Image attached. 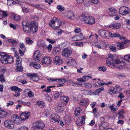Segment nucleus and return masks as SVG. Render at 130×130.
I'll use <instances>...</instances> for the list:
<instances>
[{
    "instance_id": "obj_50",
    "label": "nucleus",
    "mask_w": 130,
    "mask_h": 130,
    "mask_svg": "<svg viewBox=\"0 0 130 130\" xmlns=\"http://www.w3.org/2000/svg\"><path fill=\"white\" fill-rule=\"evenodd\" d=\"M26 42L28 44H31L32 42V41L31 40L29 37H27L25 39Z\"/></svg>"
},
{
    "instance_id": "obj_19",
    "label": "nucleus",
    "mask_w": 130,
    "mask_h": 130,
    "mask_svg": "<svg viewBox=\"0 0 130 130\" xmlns=\"http://www.w3.org/2000/svg\"><path fill=\"white\" fill-rule=\"evenodd\" d=\"M40 53L39 50L36 51L34 53L33 56V58L35 61L38 62L39 61V56Z\"/></svg>"
},
{
    "instance_id": "obj_11",
    "label": "nucleus",
    "mask_w": 130,
    "mask_h": 130,
    "mask_svg": "<svg viewBox=\"0 0 130 130\" xmlns=\"http://www.w3.org/2000/svg\"><path fill=\"white\" fill-rule=\"evenodd\" d=\"M60 120V117L57 115L53 114L50 117V121L53 123H58Z\"/></svg>"
},
{
    "instance_id": "obj_49",
    "label": "nucleus",
    "mask_w": 130,
    "mask_h": 130,
    "mask_svg": "<svg viewBox=\"0 0 130 130\" xmlns=\"http://www.w3.org/2000/svg\"><path fill=\"white\" fill-rule=\"evenodd\" d=\"M115 105L114 104H112L110 105L109 107V108L111 109V110L113 111H116L118 109V108H116L113 107Z\"/></svg>"
},
{
    "instance_id": "obj_3",
    "label": "nucleus",
    "mask_w": 130,
    "mask_h": 130,
    "mask_svg": "<svg viewBox=\"0 0 130 130\" xmlns=\"http://www.w3.org/2000/svg\"><path fill=\"white\" fill-rule=\"evenodd\" d=\"M80 19L89 24H92L95 23V19L91 17L87 16L85 14H82L80 17Z\"/></svg>"
},
{
    "instance_id": "obj_25",
    "label": "nucleus",
    "mask_w": 130,
    "mask_h": 130,
    "mask_svg": "<svg viewBox=\"0 0 130 130\" xmlns=\"http://www.w3.org/2000/svg\"><path fill=\"white\" fill-rule=\"evenodd\" d=\"M67 16L70 20H73L75 17L74 13L71 11L68 12Z\"/></svg>"
},
{
    "instance_id": "obj_27",
    "label": "nucleus",
    "mask_w": 130,
    "mask_h": 130,
    "mask_svg": "<svg viewBox=\"0 0 130 130\" xmlns=\"http://www.w3.org/2000/svg\"><path fill=\"white\" fill-rule=\"evenodd\" d=\"M8 41L10 43H11L13 46L14 47L16 46L18 44V42L17 41L12 39H8Z\"/></svg>"
},
{
    "instance_id": "obj_5",
    "label": "nucleus",
    "mask_w": 130,
    "mask_h": 130,
    "mask_svg": "<svg viewBox=\"0 0 130 130\" xmlns=\"http://www.w3.org/2000/svg\"><path fill=\"white\" fill-rule=\"evenodd\" d=\"M44 127V124L42 122L37 121L34 123L33 127L31 128V130H40L43 128Z\"/></svg>"
},
{
    "instance_id": "obj_29",
    "label": "nucleus",
    "mask_w": 130,
    "mask_h": 130,
    "mask_svg": "<svg viewBox=\"0 0 130 130\" xmlns=\"http://www.w3.org/2000/svg\"><path fill=\"white\" fill-rule=\"evenodd\" d=\"M104 88L103 87H101V88H99L96 89L95 91H94L92 93L93 94L98 95V94L101 91L103 90Z\"/></svg>"
},
{
    "instance_id": "obj_62",
    "label": "nucleus",
    "mask_w": 130,
    "mask_h": 130,
    "mask_svg": "<svg viewBox=\"0 0 130 130\" xmlns=\"http://www.w3.org/2000/svg\"><path fill=\"white\" fill-rule=\"evenodd\" d=\"M46 40L47 41H48L49 43H51L52 44H54V43L55 42V41L53 40L52 39H50L49 38H47L46 39Z\"/></svg>"
},
{
    "instance_id": "obj_47",
    "label": "nucleus",
    "mask_w": 130,
    "mask_h": 130,
    "mask_svg": "<svg viewBox=\"0 0 130 130\" xmlns=\"http://www.w3.org/2000/svg\"><path fill=\"white\" fill-rule=\"evenodd\" d=\"M98 69L99 71H101L104 72L107 69L105 67L103 66H101L99 67L98 68Z\"/></svg>"
},
{
    "instance_id": "obj_13",
    "label": "nucleus",
    "mask_w": 130,
    "mask_h": 130,
    "mask_svg": "<svg viewBox=\"0 0 130 130\" xmlns=\"http://www.w3.org/2000/svg\"><path fill=\"white\" fill-rule=\"evenodd\" d=\"M30 116V113L29 112H24L20 115V117L23 120H25L27 119Z\"/></svg>"
},
{
    "instance_id": "obj_52",
    "label": "nucleus",
    "mask_w": 130,
    "mask_h": 130,
    "mask_svg": "<svg viewBox=\"0 0 130 130\" xmlns=\"http://www.w3.org/2000/svg\"><path fill=\"white\" fill-rule=\"evenodd\" d=\"M92 78V77L90 76H84L83 77V78L84 80H85V82L87 80L89 79H91Z\"/></svg>"
},
{
    "instance_id": "obj_10",
    "label": "nucleus",
    "mask_w": 130,
    "mask_h": 130,
    "mask_svg": "<svg viewBox=\"0 0 130 130\" xmlns=\"http://www.w3.org/2000/svg\"><path fill=\"white\" fill-rule=\"evenodd\" d=\"M84 38L82 33H80L78 35H75L71 38L72 40L74 41H80L84 39Z\"/></svg>"
},
{
    "instance_id": "obj_56",
    "label": "nucleus",
    "mask_w": 130,
    "mask_h": 130,
    "mask_svg": "<svg viewBox=\"0 0 130 130\" xmlns=\"http://www.w3.org/2000/svg\"><path fill=\"white\" fill-rule=\"evenodd\" d=\"M18 117L17 115H13L11 117V121H12L13 122V123L14 122V121L16 119L17 117Z\"/></svg>"
},
{
    "instance_id": "obj_48",
    "label": "nucleus",
    "mask_w": 130,
    "mask_h": 130,
    "mask_svg": "<svg viewBox=\"0 0 130 130\" xmlns=\"http://www.w3.org/2000/svg\"><path fill=\"white\" fill-rule=\"evenodd\" d=\"M34 6L40 10L43 9V6L41 5H34Z\"/></svg>"
},
{
    "instance_id": "obj_60",
    "label": "nucleus",
    "mask_w": 130,
    "mask_h": 130,
    "mask_svg": "<svg viewBox=\"0 0 130 130\" xmlns=\"http://www.w3.org/2000/svg\"><path fill=\"white\" fill-rule=\"evenodd\" d=\"M109 47L111 51L114 52H115L116 51V47L114 46H110Z\"/></svg>"
},
{
    "instance_id": "obj_54",
    "label": "nucleus",
    "mask_w": 130,
    "mask_h": 130,
    "mask_svg": "<svg viewBox=\"0 0 130 130\" xmlns=\"http://www.w3.org/2000/svg\"><path fill=\"white\" fill-rule=\"evenodd\" d=\"M115 88L116 93H119L122 90L120 88L118 87L117 86H116Z\"/></svg>"
},
{
    "instance_id": "obj_9",
    "label": "nucleus",
    "mask_w": 130,
    "mask_h": 130,
    "mask_svg": "<svg viewBox=\"0 0 130 130\" xmlns=\"http://www.w3.org/2000/svg\"><path fill=\"white\" fill-rule=\"evenodd\" d=\"M5 126L7 128L12 129L14 128V125L13 122L10 120H5L4 123Z\"/></svg>"
},
{
    "instance_id": "obj_41",
    "label": "nucleus",
    "mask_w": 130,
    "mask_h": 130,
    "mask_svg": "<svg viewBox=\"0 0 130 130\" xmlns=\"http://www.w3.org/2000/svg\"><path fill=\"white\" fill-rule=\"evenodd\" d=\"M22 59L19 56L17 58V65H22Z\"/></svg>"
},
{
    "instance_id": "obj_6",
    "label": "nucleus",
    "mask_w": 130,
    "mask_h": 130,
    "mask_svg": "<svg viewBox=\"0 0 130 130\" xmlns=\"http://www.w3.org/2000/svg\"><path fill=\"white\" fill-rule=\"evenodd\" d=\"M124 39V41L121 42H118L116 43V45L117 46V48L118 50L124 48L125 47H126V44L128 43L129 41L125 39Z\"/></svg>"
},
{
    "instance_id": "obj_18",
    "label": "nucleus",
    "mask_w": 130,
    "mask_h": 130,
    "mask_svg": "<svg viewBox=\"0 0 130 130\" xmlns=\"http://www.w3.org/2000/svg\"><path fill=\"white\" fill-rule=\"evenodd\" d=\"M19 49V54L21 56H23L25 51L26 48L24 44L23 43L20 44Z\"/></svg>"
},
{
    "instance_id": "obj_4",
    "label": "nucleus",
    "mask_w": 130,
    "mask_h": 130,
    "mask_svg": "<svg viewBox=\"0 0 130 130\" xmlns=\"http://www.w3.org/2000/svg\"><path fill=\"white\" fill-rule=\"evenodd\" d=\"M61 24V21H59L56 18H53L49 23V25L54 29L58 28L60 26Z\"/></svg>"
},
{
    "instance_id": "obj_8",
    "label": "nucleus",
    "mask_w": 130,
    "mask_h": 130,
    "mask_svg": "<svg viewBox=\"0 0 130 130\" xmlns=\"http://www.w3.org/2000/svg\"><path fill=\"white\" fill-rule=\"evenodd\" d=\"M98 32L99 34L103 37L107 38L109 37L110 32L106 30L101 29Z\"/></svg>"
},
{
    "instance_id": "obj_43",
    "label": "nucleus",
    "mask_w": 130,
    "mask_h": 130,
    "mask_svg": "<svg viewBox=\"0 0 130 130\" xmlns=\"http://www.w3.org/2000/svg\"><path fill=\"white\" fill-rule=\"evenodd\" d=\"M66 105H64V104L62 102H60L58 104L57 107L58 110H59L60 109L61 107H63L64 106Z\"/></svg>"
},
{
    "instance_id": "obj_30",
    "label": "nucleus",
    "mask_w": 130,
    "mask_h": 130,
    "mask_svg": "<svg viewBox=\"0 0 130 130\" xmlns=\"http://www.w3.org/2000/svg\"><path fill=\"white\" fill-rule=\"evenodd\" d=\"M63 93V92L61 91L56 92L53 95V96L55 99H57L59 96L61 95Z\"/></svg>"
},
{
    "instance_id": "obj_42",
    "label": "nucleus",
    "mask_w": 130,
    "mask_h": 130,
    "mask_svg": "<svg viewBox=\"0 0 130 130\" xmlns=\"http://www.w3.org/2000/svg\"><path fill=\"white\" fill-rule=\"evenodd\" d=\"M23 25V28L24 27H26L29 26L30 25L29 23L26 21H23L22 23Z\"/></svg>"
},
{
    "instance_id": "obj_26",
    "label": "nucleus",
    "mask_w": 130,
    "mask_h": 130,
    "mask_svg": "<svg viewBox=\"0 0 130 130\" xmlns=\"http://www.w3.org/2000/svg\"><path fill=\"white\" fill-rule=\"evenodd\" d=\"M36 105L41 108H43L45 106V103L42 101H38L36 103Z\"/></svg>"
},
{
    "instance_id": "obj_28",
    "label": "nucleus",
    "mask_w": 130,
    "mask_h": 130,
    "mask_svg": "<svg viewBox=\"0 0 130 130\" xmlns=\"http://www.w3.org/2000/svg\"><path fill=\"white\" fill-rule=\"evenodd\" d=\"M11 17L12 19H14L17 21H19L20 19V17L19 16L14 14H12Z\"/></svg>"
},
{
    "instance_id": "obj_14",
    "label": "nucleus",
    "mask_w": 130,
    "mask_h": 130,
    "mask_svg": "<svg viewBox=\"0 0 130 130\" xmlns=\"http://www.w3.org/2000/svg\"><path fill=\"white\" fill-rule=\"evenodd\" d=\"M85 118L84 117H78L76 121V124L78 126L82 125L85 123Z\"/></svg>"
},
{
    "instance_id": "obj_44",
    "label": "nucleus",
    "mask_w": 130,
    "mask_h": 130,
    "mask_svg": "<svg viewBox=\"0 0 130 130\" xmlns=\"http://www.w3.org/2000/svg\"><path fill=\"white\" fill-rule=\"evenodd\" d=\"M24 30L27 33L30 32L31 31V29H30V27L29 26L23 28Z\"/></svg>"
},
{
    "instance_id": "obj_59",
    "label": "nucleus",
    "mask_w": 130,
    "mask_h": 130,
    "mask_svg": "<svg viewBox=\"0 0 130 130\" xmlns=\"http://www.w3.org/2000/svg\"><path fill=\"white\" fill-rule=\"evenodd\" d=\"M76 46H81L83 45V44L82 42H78L75 43Z\"/></svg>"
},
{
    "instance_id": "obj_57",
    "label": "nucleus",
    "mask_w": 130,
    "mask_h": 130,
    "mask_svg": "<svg viewBox=\"0 0 130 130\" xmlns=\"http://www.w3.org/2000/svg\"><path fill=\"white\" fill-rule=\"evenodd\" d=\"M57 8L60 11H62L64 10V8L63 7L60 5H58L57 7Z\"/></svg>"
},
{
    "instance_id": "obj_21",
    "label": "nucleus",
    "mask_w": 130,
    "mask_h": 130,
    "mask_svg": "<svg viewBox=\"0 0 130 130\" xmlns=\"http://www.w3.org/2000/svg\"><path fill=\"white\" fill-rule=\"evenodd\" d=\"M60 100L61 102L64 104V105H66L69 100V99L67 96H63L60 98Z\"/></svg>"
},
{
    "instance_id": "obj_1",
    "label": "nucleus",
    "mask_w": 130,
    "mask_h": 130,
    "mask_svg": "<svg viewBox=\"0 0 130 130\" xmlns=\"http://www.w3.org/2000/svg\"><path fill=\"white\" fill-rule=\"evenodd\" d=\"M106 60L108 66L112 65L119 69H122L125 65V63L120 61L116 56H113L110 53L108 54V57L106 58Z\"/></svg>"
},
{
    "instance_id": "obj_46",
    "label": "nucleus",
    "mask_w": 130,
    "mask_h": 130,
    "mask_svg": "<svg viewBox=\"0 0 130 130\" xmlns=\"http://www.w3.org/2000/svg\"><path fill=\"white\" fill-rule=\"evenodd\" d=\"M60 50L58 48H56L55 49H54L53 53L54 54H59L60 53Z\"/></svg>"
},
{
    "instance_id": "obj_33",
    "label": "nucleus",
    "mask_w": 130,
    "mask_h": 130,
    "mask_svg": "<svg viewBox=\"0 0 130 130\" xmlns=\"http://www.w3.org/2000/svg\"><path fill=\"white\" fill-rule=\"evenodd\" d=\"M15 70L18 72H22L23 71V68L22 65H17V68L15 69Z\"/></svg>"
},
{
    "instance_id": "obj_34",
    "label": "nucleus",
    "mask_w": 130,
    "mask_h": 130,
    "mask_svg": "<svg viewBox=\"0 0 130 130\" xmlns=\"http://www.w3.org/2000/svg\"><path fill=\"white\" fill-rule=\"evenodd\" d=\"M10 89L12 91H21L22 90L21 89L15 86H13L12 87H11Z\"/></svg>"
},
{
    "instance_id": "obj_38",
    "label": "nucleus",
    "mask_w": 130,
    "mask_h": 130,
    "mask_svg": "<svg viewBox=\"0 0 130 130\" xmlns=\"http://www.w3.org/2000/svg\"><path fill=\"white\" fill-rule=\"evenodd\" d=\"M7 15V14L5 12H3L0 10V19L3 18V17H6Z\"/></svg>"
},
{
    "instance_id": "obj_39",
    "label": "nucleus",
    "mask_w": 130,
    "mask_h": 130,
    "mask_svg": "<svg viewBox=\"0 0 130 130\" xmlns=\"http://www.w3.org/2000/svg\"><path fill=\"white\" fill-rule=\"evenodd\" d=\"M7 115V113L4 111L0 112V118H2L5 117Z\"/></svg>"
},
{
    "instance_id": "obj_35",
    "label": "nucleus",
    "mask_w": 130,
    "mask_h": 130,
    "mask_svg": "<svg viewBox=\"0 0 130 130\" xmlns=\"http://www.w3.org/2000/svg\"><path fill=\"white\" fill-rule=\"evenodd\" d=\"M108 124L107 123L104 122V123H102L99 125V128H101V127H102L103 128L106 129L107 128V127L108 126Z\"/></svg>"
},
{
    "instance_id": "obj_36",
    "label": "nucleus",
    "mask_w": 130,
    "mask_h": 130,
    "mask_svg": "<svg viewBox=\"0 0 130 130\" xmlns=\"http://www.w3.org/2000/svg\"><path fill=\"white\" fill-rule=\"evenodd\" d=\"M114 87H111L109 90V93L111 95L116 93V91Z\"/></svg>"
},
{
    "instance_id": "obj_31",
    "label": "nucleus",
    "mask_w": 130,
    "mask_h": 130,
    "mask_svg": "<svg viewBox=\"0 0 130 130\" xmlns=\"http://www.w3.org/2000/svg\"><path fill=\"white\" fill-rule=\"evenodd\" d=\"M35 75H33L32 77L30 78V79L34 82H37L39 80V78L37 76V74H34Z\"/></svg>"
},
{
    "instance_id": "obj_23",
    "label": "nucleus",
    "mask_w": 130,
    "mask_h": 130,
    "mask_svg": "<svg viewBox=\"0 0 130 130\" xmlns=\"http://www.w3.org/2000/svg\"><path fill=\"white\" fill-rule=\"evenodd\" d=\"M121 26V25L119 23H117L115 24H111L109 26L110 28L116 29H118L120 28Z\"/></svg>"
},
{
    "instance_id": "obj_22",
    "label": "nucleus",
    "mask_w": 130,
    "mask_h": 130,
    "mask_svg": "<svg viewBox=\"0 0 130 130\" xmlns=\"http://www.w3.org/2000/svg\"><path fill=\"white\" fill-rule=\"evenodd\" d=\"M107 11L108 14L112 16L115 15L117 12V11L116 9L112 8L109 9Z\"/></svg>"
},
{
    "instance_id": "obj_63",
    "label": "nucleus",
    "mask_w": 130,
    "mask_h": 130,
    "mask_svg": "<svg viewBox=\"0 0 130 130\" xmlns=\"http://www.w3.org/2000/svg\"><path fill=\"white\" fill-rule=\"evenodd\" d=\"M28 95L30 98H31L34 96V94L31 91H29L28 92Z\"/></svg>"
},
{
    "instance_id": "obj_40",
    "label": "nucleus",
    "mask_w": 130,
    "mask_h": 130,
    "mask_svg": "<svg viewBox=\"0 0 130 130\" xmlns=\"http://www.w3.org/2000/svg\"><path fill=\"white\" fill-rule=\"evenodd\" d=\"M1 73L0 74V81L1 82H5V79L3 75V72H1Z\"/></svg>"
},
{
    "instance_id": "obj_37",
    "label": "nucleus",
    "mask_w": 130,
    "mask_h": 130,
    "mask_svg": "<svg viewBox=\"0 0 130 130\" xmlns=\"http://www.w3.org/2000/svg\"><path fill=\"white\" fill-rule=\"evenodd\" d=\"M30 27H38V23L35 21H31L30 23Z\"/></svg>"
},
{
    "instance_id": "obj_51",
    "label": "nucleus",
    "mask_w": 130,
    "mask_h": 130,
    "mask_svg": "<svg viewBox=\"0 0 130 130\" xmlns=\"http://www.w3.org/2000/svg\"><path fill=\"white\" fill-rule=\"evenodd\" d=\"M87 101L85 100H82L79 103V105L80 106H85L86 105Z\"/></svg>"
},
{
    "instance_id": "obj_7",
    "label": "nucleus",
    "mask_w": 130,
    "mask_h": 130,
    "mask_svg": "<svg viewBox=\"0 0 130 130\" xmlns=\"http://www.w3.org/2000/svg\"><path fill=\"white\" fill-rule=\"evenodd\" d=\"M72 53V51L70 49L66 48L62 50L61 54L62 56L64 57L69 56Z\"/></svg>"
},
{
    "instance_id": "obj_55",
    "label": "nucleus",
    "mask_w": 130,
    "mask_h": 130,
    "mask_svg": "<svg viewBox=\"0 0 130 130\" xmlns=\"http://www.w3.org/2000/svg\"><path fill=\"white\" fill-rule=\"evenodd\" d=\"M14 1L12 0H8L7 4L9 6H12L14 3Z\"/></svg>"
},
{
    "instance_id": "obj_16",
    "label": "nucleus",
    "mask_w": 130,
    "mask_h": 130,
    "mask_svg": "<svg viewBox=\"0 0 130 130\" xmlns=\"http://www.w3.org/2000/svg\"><path fill=\"white\" fill-rule=\"evenodd\" d=\"M128 8L125 6L121 7L119 10V13L122 15H126L128 13V12L127 10Z\"/></svg>"
},
{
    "instance_id": "obj_53",
    "label": "nucleus",
    "mask_w": 130,
    "mask_h": 130,
    "mask_svg": "<svg viewBox=\"0 0 130 130\" xmlns=\"http://www.w3.org/2000/svg\"><path fill=\"white\" fill-rule=\"evenodd\" d=\"M31 31L32 32L35 33L37 31L38 29V27H30Z\"/></svg>"
},
{
    "instance_id": "obj_64",
    "label": "nucleus",
    "mask_w": 130,
    "mask_h": 130,
    "mask_svg": "<svg viewBox=\"0 0 130 130\" xmlns=\"http://www.w3.org/2000/svg\"><path fill=\"white\" fill-rule=\"evenodd\" d=\"M52 45L51 44H49L47 46H47L46 49H47L48 51H50L51 50H52Z\"/></svg>"
},
{
    "instance_id": "obj_58",
    "label": "nucleus",
    "mask_w": 130,
    "mask_h": 130,
    "mask_svg": "<svg viewBox=\"0 0 130 130\" xmlns=\"http://www.w3.org/2000/svg\"><path fill=\"white\" fill-rule=\"evenodd\" d=\"M74 31L75 33L77 34L81 31V29L80 28L76 27L74 30Z\"/></svg>"
},
{
    "instance_id": "obj_32",
    "label": "nucleus",
    "mask_w": 130,
    "mask_h": 130,
    "mask_svg": "<svg viewBox=\"0 0 130 130\" xmlns=\"http://www.w3.org/2000/svg\"><path fill=\"white\" fill-rule=\"evenodd\" d=\"M82 111L81 109L79 107H77L75 110V116L79 115Z\"/></svg>"
},
{
    "instance_id": "obj_2",
    "label": "nucleus",
    "mask_w": 130,
    "mask_h": 130,
    "mask_svg": "<svg viewBox=\"0 0 130 130\" xmlns=\"http://www.w3.org/2000/svg\"><path fill=\"white\" fill-rule=\"evenodd\" d=\"M0 60L4 64L12 63L14 61L12 56H9L4 52H0Z\"/></svg>"
},
{
    "instance_id": "obj_12",
    "label": "nucleus",
    "mask_w": 130,
    "mask_h": 130,
    "mask_svg": "<svg viewBox=\"0 0 130 130\" xmlns=\"http://www.w3.org/2000/svg\"><path fill=\"white\" fill-rule=\"evenodd\" d=\"M42 63L44 66H49L51 63L50 58L47 57H43L42 60Z\"/></svg>"
},
{
    "instance_id": "obj_45",
    "label": "nucleus",
    "mask_w": 130,
    "mask_h": 130,
    "mask_svg": "<svg viewBox=\"0 0 130 130\" xmlns=\"http://www.w3.org/2000/svg\"><path fill=\"white\" fill-rule=\"evenodd\" d=\"M124 59L125 60L130 62V55L128 54L125 56Z\"/></svg>"
},
{
    "instance_id": "obj_17",
    "label": "nucleus",
    "mask_w": 130,
    "mask_h": 130,
    "mask_svg": "<svg viewBox=\"0 0 130 130\" xmlns=\"http://www.w3.org/2000/svg\"><path fill=\"white\" fill-rule=\"evenodd\" d=\"M53 62L54 63L57 65H59L62 63V61L60 57L57 56L53 58Z\"/></svg>"
},
{
    "instance_id": "obj_24",
    "label": "nucleus",
    "mask_w": 130,
    "mask_h": 130,
    "mask_svg": "<svg viewBox=\"0 0 130 130\" xmlns=\"http://www.w3.org/2000/svg\"><path fill=\"white\" fill-rule=\"evenodd\" d=\"M31 66L34 67L37 69H38L40 67V64L37 63L36 62H33L30 63Z\"/></svg>"
},
{
    "instance_id": "obj_61",
    "label": "nucleus",
    "mask_w": 130,
    "mask_h": 130,
    "mask_svg": "<svg viewBox=\"0 0 130 130\" xmlns=\"http://www.w3.org/2000/svg\"><path fill=\"white\" fill-rule=\"evenodd\" d=\"M20 122V121L19 119V117L16 119L15 120L14 122V123L16 124H19Z\"/></svg>"
},
{
    "instance_id": "obj_15",
    "label": "nucleus",
    "mask_w": 130,
    "mask_h": 130,
    "mask_svg": "<svg viewBox=\"0 0 130 130\" xmlns=\"http://www.w3.org/2000/svg\"><path fill=\"white\" fill-rule=\"evenodd\" d=\"M38 46L41 49L44 50L46 49L47 46L45 42L43 40H39L37 42Z\"/></svg>"
},
{
    "instance_id": "obj_20",
    "label": "nucleus",
    "mask_w": 130,
    "mask_h": 130,
    "mask_svg": "<svg viewBox=\"0 0 130 130\" xmlns=\"http://www.w3.org/2000/svg\"><path fill=\"white\" fill-rule=\"evenodd\" d=\"M109 35V37L111 36L112 37H116L117 38H119V39L121 40L122 39H125V37L124 36L121 37L120 35L116 33H113L112 34L110 32Z\"/></svg>"
}]
</instances>
